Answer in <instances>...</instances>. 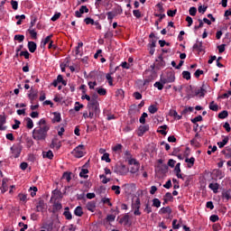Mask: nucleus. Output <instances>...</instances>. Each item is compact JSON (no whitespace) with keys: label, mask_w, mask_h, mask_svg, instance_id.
Listing matches in <instances>:
<instances>
[{"label":"nucleus","mask_w":231,"mask_h":231,"mask_svg":"<svg viewBox=\"0 0 231 231\" xmlns=\"http://www.w3.org/2000/svg\"><path fill=\"white\" fill-rule=\"evenodd\" d=\"M14 41H18V42H23V41H24V35L23 34L14 35Z\"/></svg>","instance_id":"48"},{"label":"nucleus","mask_w":231,"mask_h":231,"mask_svg":"<svg viewBox=\"0 0 231 231\" xmlns=\"http://www.w3.org/2000/svg\"><path fill=\"white\" fill-rule=\"evenodd\" d=\"M172 226H173L174 230H178V228H181V226H182L185 231H190L189 227H188L187 226L178 222L177 219H174L172 221Z\"/></svg>","instance_id":"9"},{"label":"nucleus","mask_w":231,"mask_h":231,"mask_svg":"<svg viewBox=\"0 0 231 231\" xmlns=\"http://www.w3.org/2000/svg\"><path fill=\"white\" fill-rule=\"evenodd\" d=\"M87 210H89V212H95V208H97V203L95 201H89L86 205Z\"/></svg>","instance_id":"14"},{"label":"nucleus","mask_w":231,"mask_h":231,"mask_svg":"<svg viewBox=\"0 0 231 231\" xmlns=\"http://www.w3.org/2000/svg\"><path fill=\"white\" fill-rule=\"evenodd\" d=\"M42 157L48 158V160H53V152L49 150L48 152H42Z\"/></svg>","instance_id":"25"},{"label":"nucleus","mask_w":231,"mask_h":231,"mask_svg":"<svg viewBox=\"0 0 231 231\" xmlns=\"http://www.w3.org/2000/svg\"><path fill=\"white\" fill-rule=\"evenodd\" d=\"M172 209H171V207L162 208L159 211V214H171Z\"/></svg>","instance_id":"26"},{"label":"nucleus","mask_w":231,"mask_h":231,"mask_svg":"<svg viewBox=\"0 0 231 231\" xmlns=\"http://www.w3.org/2000/svg\"><path fill=\"white\" fill-rule=\"evenodd\" d=\"M192 124H198V122H203V116H198L191 119Z\"/></svg>","instance_id":"46"},{"label":"nucleus","mask_w":231,"mask_h":231,"mask_svg":"<svg viewBox=\"0 0 231 231\" xmlns=\"http://www.w3.org/2000/svg\"><path fill=\"white\" fill-rule=\"evenodd\" d=\"M176 80V77L174 76V72H167L165 76H161L162 84H171Z\"/></svg>","instance_id":"3"},{"label":"nucleus","mask_w":231,"mask_h":231,"mask_svg":"<svg viewBox=\"0 0 231 231\" xmlns=\"http://www.w3.org/2000/svg\"><path fill=\"white\" fill-rule=\"evenodd\" d=\"M208 189L213 190L214 194H217V190H219V184L217 182L216 183H210L208 185Z\"/></svg>","instance_id":"20"},{"label":"nucleus","mask_w":231,"mask_h":231,"mask_svg":"<svg viewBox=\"0 0 231 231\" xmlns=\"http://www.w3.org/2000/svg\"><path fill=\"white\" fill-rule=\"evenodd\" d=\"M100 180H102V183L106 184V183H109L110 180L107 179V177H106V175L102 174L99 175Z\"/></svg>","instance_id":"55"},{"label":"nucleus","mask_w":231,"mask_h":231,"mask_svg":"<svg viewBox=\"0 0 231 231\" xmlns=\"http://www.w3.org/2000/svg\"><path fill=\"white\" fill-rule=\"evenodd\" d=\"M62 208V204L60 202H55L53 205V211L54 212H59V210H61Z\"/></svg>","instance_id":"32"},{"label":"nucleus","mask_w":231,"mask_h":231,"mask_svg":"<svg viewBox=\"0 0 231 231\" xmlns=\"http://www.w3.org/2000/svg\"><path fill=\"white\" fill-rule=\"evenodd\" d=\"M140 199L138 198L132 203V208L134 216H142V212H140Z\"/></svg>","instance_id":"4"},{"label":"nucleus","mask_w":231,"mask_h":231,"mask_svg":"<svg viewBox=\"0 0 231 231\" xmlns=\"http://www.w3.org/2000/svg\"><path fill=\"white\" fill-rule=\"evenodd\" d=\"M101 160H103V162H106V163H111V159L109 158V153L107 152L103 154Z\"/></svg>","instance_id":"41"},{"label":"nucleus","mask_w":231,"mask_h":231,"mask_svg":"<svg viewBox=\"0 0 231 231\" xmlns=\"http://www.w3.org/2000/svg\"><path fill=\"white\" fill-rule=\"evenodd\" d=\"M12 154L14 158H19L21 156V152L23 151V146L21 144H16L11 147Z\"/></svg>","instance_id":"5"},{"label":"nucleus","mask_w":231,"mask_h":231,"mask_svg":"<svg viewBox=\"0 0 231 231\" xmlns=\"http://www.w3.org/2000/svg\"><path fill=\"white\" fill-rule=\"evenodd\" d=\"M152 207H155L156 208H160V207H162V201H160L158 199H153Z\"/></svg>","instance_id":"38"},{"label":"nucleus","mask_w":231,"mask_h":231,"mask_svg":"<svg viewBox=\"0 0 231 231\" xmlns=\"http://www.w3.org/2000/svg\"><path fill=\"white\" fill-rule=\"evenodd\" d=\"M88 109L89 113V118H95L97 115H100V104L95 97H93L88 104Z\"/></svg>","instance_id":"2"},{"label":"nucleus","mask_w":231,"mask_h":231,"mask_svg":"<svg viewBox=\"0 0 231 231\" xmlns=\"http://www.w3.org/2000/svg\"><path fill=\"white\" fill-rule=\"evenodd\" d=\"M63 216L69 221H70V219H73V216L71 215V212H69V207L65 208V211L63 212Z\"/></svg>","instance_id":"21"},{"label":"nucleus","mask_w":231,"mask_h":231,"mask_svg":"<svg viewBox=\"0 0 231 231\" xmlns=\"http://www.w3.org/2000/svg\"><path fill=\"white\" fill-rule=\"evenodd\" d=\"M62 179L66 180V181L68 182L71 181V173L64 172L62 175Z\"/></svg>","instance_id":"45"},{"label":"nucleus","mask_w":231,"mask_h":231,"mask_svg":"<svg viewBox=\"0 0 231 231\" xmlns=\"http://www.w3.org/2000/svg\"><path fill=\"white\" fill-rule=\"evenodd\" d=\"M96 90L97 91L98 95H100L101 97H104L107 94V91L104 88H97Z\"/></svg>","instance_id":"40"},{"label":"nucleus","mask_w":231,"mask_h":231,"mask_svg":"<svg viewBox=\"0 0 231 231\" xmlns=\"http://www.w3.org/2000/svg\"><path fill=\"white\" fill-rule=\"evenodd\" d=\"M0 190L2 194H5V192L8 191V179H3Z\"/></svg>","instance_id":"12"},{"label":"nucleus","mask_w":231,"mask_h":231,"mask_svg":"<svg viewBox=\"0 0 231 231\" xmlns=\"http://www.w3.org/2000/svg\"><path fill=\"white\" fill-rule=\"evenodd\" d=\"M89 9L86 5H81L79 11L75 12V16L78 18L82 17V14H88Z\"/></svg>","instance_id":"8"},{"label":"nucleus","mask_w":231,"mask_h":231,"mask_svg":"<svg viewBox=\"0 0 231 231\" xmlns=\"http://www.w3.org/2000/svg\"><path fill=\"white\" fill-rule=\"evenodd\" d=\"M28 32L32 39H37V32H35V29H32V27H30Z\"/></svg>","instance_id":"43"},{"label":"nucleus","mask_w":231,"mask_h":231,"mask_svg":"<svg viewBox=\"0 0 231 231\" xmlns=\"http://www.w3.org/2000/svg\"><path fill=\"white\" fill-rule=\"evenodd\" d=\"M133 14H134V17H136L137 19H140V17H142V13L140 12V10H134V11H133Z\"/></svg>","instance_id":"62"},{"label":"nucleus","mask_w":231,"mask_h":231,"mask_svg":"<svg viewBox=\"0 0 231 231\" xmlns=\"http://www.w3.org/2000/svg\"><path fill=\"white\" fill-rule=\"evenodd\" d=\"M42 230H41V231H57V230H59V229H57V227L56 226H53V222H51V221H48V222H46V223H44L43 224V226H42Z\"/></svg>","instance_id":"7"},{"label":"nucleus","mask_w":231,"mask_h":231,"mask_svg":"<svg viewBox=\"0 0 231 231\" xmlns=\"http://www.w3.org/2000/svg\"><path fill=\"white\" fill-rule=\"evenodd\" d=\"M27 129H33V121L32 118H27Z\"/></svg>","instance_id":"50"},{"label":"nucleus","mask_w":231,"mask_h":231,"mask_svg":"<svg viewBox=\"0 0 231 231\" xmlns=\"http://www.w3.org/2000/svg\"><path fill=\"white\" fill-rule=\"evenodd\" d=\"M147 113L143 112L139 119L140 124H145V119L147 118Z\"/></svg>","instance_id":"47"},{"label":"nucleus","mask_w":231,"mask_h":231,"mask_svg":"<svg viewBox=\"0 0 231 231\" xmlns=\"http://www.w3.org/2000/svg\"><path fill=\"white\" fill-rule=\"evenodd\" d=\"M185 162H186V163H189V165H188V167L190 169V167H193L194 166V162H196V159L194 158V157H191V158H186L185 159Z\"/></svg>","instance_id":"29"},{"label":"nucleus","mask_w":231,"mask_h":231,"mask_svg":"<svg viewBox=\"0 0 231 231\" xmlns=\"http://www.w3.org/2000/svg\"><path fill=\"white\" fill-rule=\"evenodd\" d=\"M51 37H53V34H51L47 36L41 43L42 48H45L48 42H51Z\"/></svg>","instance_id":"22"},{"label":"nucleus","mask_w":231,"mask_h":231,"mask_svg":"<svg viewBox=\"0 0 231 231\" xmlns=\"http://www.w3.org/2000/svg\"><path fill=\"white\" fill-rule=\"evenodd\" d=\"M183 79H186V80H190V72L189 71H183L182 72Z\"/></svg>","instance_id":"58"},{"label":"nucleus","mask_w":231,"mask_h":231,"mask_svg":"<svg viewBox=\"0 0 231 231\" xmlns=\"http://www.w3.org/2000/svg\"><path fill=\"white\" fill-rule=\"evenodd\" d=\"M116 219V216L115 215H107L106 221H109V223H113Z\"/></svg>","instance_id":"59"},{"label":"nucleus","mask_w":231,"mask_h":231,"mask_svg":"<svg viewBox=\"0 0 231 231\" xmlns=\"http://www.w3.org/2000/svg\"><path fill=\"white\" fill-rule=\"evenodd\" d=\"M89 172L88 169H82L81 171L79 172L80 178H88V174Z\"/></svg>","instance_id":"44"},{"label":"nucleus","mask_w":231,"mask_h":231,"mask_svg":"<svg viewBox=\"0 0 231 231\" xmlns=\"http://www.w3.org/2000/svg\"><path fill=\"white\" fill-rule=\"evenodd\" d=\"M120 223H124V225H127L129 223V215H125L124 217L120 219Z\"/></svg>","instance_id":"53"},{"label":"nucleus","mask_w":231,"mask_h":231,"mask_svg":"<svg viewBox=\"0 0 231 231\" xmlns=\"http://www.w3.org/2000/svg\"><path fill=\"white\" fill-rule=\"evenodd\" d=\"M75 216H78V217H82L84 215V211H82V207L78 206L74 210Z\"/></svg>","instance_id":"24"},{"label":"nucleus","mask_w":231,"mask_h":231,"mask_svg":"<svg viewBox=\"0 0 231 231\" xmlns=\"http://www.w3.org/2000/svg\"><path fill=\"white\" fill-rule=\"evenodd\" d=\"M140 171V164L132 165L130 168L131 174H136Z\"/></svg>","instance_id":"27"},{"label":"nucleus","mask_w":231,"mask_h":231,"mask_svg":"<svg viewBox=\"0 0 231 231\" xmlns=\"http://www.w3.org/2000/svg\"><path fill=\"white\" fill-rule=\"evenodd\" d=\"M149 131V125H140L138 128V136H143Z\"/></svg>","instance_id":"11"},{"label":"nucleus","mask_w":231,"mask_h":231,"mask_svg":"<svg viewBox=\"0 0 231 231\" xmlns=\"http://www.w3.org/2000/svg\"><path fill=\"white\" fill-rule=\"evenodd\" d=\"M11 6H12L13 10H17V8H19V3L15 0H12Z\"/></svg>","instance_id":"51"},{"label":"nucleus","mask_w":231,"mask_h":231,"mask_svg":"<svg viewBox=\"0 0 231 231\" xmlns=\"http://www.w3.org/2000/svg\"><path fill=\"white\" fill-rule=\"evenodd\" d=\"M222 154H224L226 158H231V148L226 147V150L222 151Z\"/></svg>","instance_id":"30"},{"label":"nucleus","mask_w":231,"mask_h":231,"mask_svg":"<svg viewBox=\"0 0 231 231\" xmlns=\"http://www.w3.org/2000/svg\"><path fill=\"white\" fill-rule=\"evenodd\" d=\"M163 83H162V81L160 80V81H156L155 83H154V88H157V89H159V91H162V89H163Z\"/></svg>","instance_id":"42"},{"label":"nucleus","mask_w":231,"mask_h":231,"mask_svg":"<svg viewBox=\"0 0 231 231\" xmlns=\"http://www.w3.org/2000/svg\"><path fill=\"white\" fill-rule=\"evenodd\" d=\"M106 78L108 80L109 86H113V77H111V74H106Z\"/></svg>","instance_id":"63"},{"label":"nucleus","mask_w":231,"mask_h":231,"mask_svg":"<svg viewBox=\"0 0 231 231\" xmlns=\"http://www.w3.org/2000/svg\"><path fill=\"white\" fill-rule=\"evenodd\" d=\"M51 149H56V151H59L60 149V142H59L57 139H52Z\"/></svg>","instance_id":"16"},{"label":"nucleus","mask_w":231,"mask_h":231,"mask_svg":"<svg viewBox=\"0 0 231 231\" xmlns=\"http://www.w3.org/2000/svg\"><path fill=\"white\" fill-rule=\"evenodd\" d=\"M62 120V117L60 116V113L59 112H54L53 113V118L51 120L52 124H59Z\"/></svg>","instance_id":"15"},{"label":"nucleus","mask_w":231,"mask_h":231,"mask_svg":"<svg viewBox=\"0 0 231 231\" xmlns=\"http://www.w3.org/2000/svg\"><path fill=\"white\" fill-rule=\"evenodd\" d=\"M84 23H86V24H95V20H93V18L87 17L84 19Z\"/></svg>","instance_id":"56"},{"label":"nucleus","mask_w":231,"mask_h":231,"mask_svg":"<svg viewBox=\"0 0 231 231\" xmlns=\"http://www.w3.org/2000/svg\"><path fill=\"white\" fill-rule=\"evenodd\" d=\"M227 116H228V111L226 110H224L218 114V118H220L221 120L226 118Z\"/></svg>","instance_id":"39"},{"label":"nucleus","mask_w":231,"mask_h":231,"mask_svg":"<svg viewBox=\"0 0 231 231\" xmlns=\"http://www.w3.org/2000/svg\"><path fill=\"white\" fill-rule=\"evenodd\" d=\"M205 93H207V90L201 87L200 88L197 89L195 91V94L199 97H205Z\"/></svg>","instance_id":"28"},{"label":"nucleus","mask_w":231,"mask_h":231,"mask_svg":"<svg viewBox=\"0 0 231 231\" xmlns=\"http://www.w3.org/2000/svg\"><path fill=\"white\" fill-rule=\"evenodd\" d=\"M222 198H224V199H226V201L230 200L231 199L230 190L224 191L222 193Z\"/></svg>","instance_id":"35"},{"label":"nucleus","mask_w":231,"mask_h":231,"mask_svg":"<svg viewBox=\"0 0 231 231\" xmlns=\"http://www.w3.org/2000/svg\"><path fill=\"white\" fill-rule=\"evenodd\" d=\"M124 146L122 144H116V146H114L112 148V151H114V152H117L118 154H120V152H122V148Z\"/></svg>","instance_id":"34"},{"label":"nucleus","mask_w":231,"mask_h":231,"mask_svg":"<svg viewBox=\"0 0 231 231\" xmlns=\"http://www.w3.org/2000/svg\"><path fill=\"white\" fill-rule=\"evenodd\" d=\"M72 154L75 156V158H82L84 156V145L79 144L78 147H76Z\"/></svg>","instance_id":"6"},{"label":"nucleus","mask_w":231,"mask_h":231,"mask_svg":"<svg viewBox=\"0 0 231 231\" xmlns=\"http://www.w3.org/2000/svg\"><path fill=\"white\" fill-rule=\"evenodd\" d=\"M193 50H195L196 51H202L203 42H199L197 40V42L193 45Z\"/></svg>","instance_id":"18"},{"label":"nucleus","mask_w":231,"mask_h":231,"mask_svg":"<svg viewBox=\"0 0 231 231\" xmlns=\"http://www.w3.org/2000/svg\"><path fill=\"white\" fill-rule=\"evenodd\" d=\"M37 97H39L37 91L31 89L30 93L28 94V98L31 101V104L33 102V100H36Z\"/></svg>","instance_id":"13"},{"label":"nucleus","mask_w":231,"mask_h":231,"mask_svg":"<svg viewBox=\"0 0 231 231\" xmlns=\"http://www.w3.org/2000/svg\"><path fill=\"white\" fill-rule=\"evenodd\" d=\"M176 12H178L177 10H168V12H167V15L169 16V17H174V15H176Z\"/></svg>","instance_id":"64"},{"label":"nucleus","mask_w":231,"mask_h":231,"mask_svg":"<svg viewBox=\"0 0 231 231\" xmlns=\"http://www.w3.org/2000/svg\"><path fill=\"white\" fill-rule=\"evenodd\" d=\"M83 107H84V105H80L79 102H76L74 109L75 111H80V109H82Z\"/></svg>","instance_id":"60"},{"label":"nucleus","mask_w":231,"mask_h":231,"mask_svg":"<svg viewBox=\"0 0 231 231\" xmlns=\"http://www.w3.org/2000/svg\"><path fill=\"white\" fill-rule=\"evenodd\" d=\"M82 46H84V43L82 42L78 43V46L76 47V51H75L76 55H80L82 51L80 49L82 48Z\"/></svg>","instance_id":"37"},{"label":"nucleus","mask_w":231,"mask_h":231,"mask_svg":"<svg viewBox=\"0 0 231 231\" xmlns=\"http://www.w3.org/2000/svg\"><path fill=\"white\" fill-rule=\"evenodd\" d=\"M20 57H24V59H30V52H28V51H23L20 52Z\"/></svg>","instance_id":"52"},{"label":"nucleus","mask_w":231,"mask_h":231,"mask_svg":"<svg viewBox=\"0 0 231 231\" xmlns=\"http://www.w3.org/2000/svg\"><path fill=\"white\" fill-rule=\"evenodd\" d=\"M116 172L120 176H125V174H127V172H129V169H127V167H125V165H121L117 168Z\"/></svg>","instance_id":"10"},{"label":"nucleus","mask_w":231,"mask_h":231,"mask_svg":"<svg viewBox=\"0 0 231 231\" xmlns=\"http://www.w3.org/2000/svg\"><path fill=\"white\" fill-rule=\"evenodd\" d=\"M171 116H174L177 120H181V116L178 115V112L176 110L171 111Z\"/></svg>","instance_id":"61"},{"label":"nucleus","mask_w":231,"mask_h":231,"mask_svg":"<svg viewBox=\"0 0 231 231\" xmlns=\"http://www.w3.org/2000/svg\"><path fill=\"white\" fill-rule=\"evenodd\" d=\"M112 190L115 191V194H116V196L120 195V186H112L111 187Z\"/></svg>","instance_id":"54"},{"label":"nucleus","mask_w":231,"mask_h":231,"mask_svg":"<svg viewBox=\"0 0 231 231\" xmlns=\"http://www.w3.org/2000/svg\"><path fill=\"white\" fill-rule=\"evenodd\" d=\"M148 111L151 115H154V113H158V107L155 105H152L148 107Z\"/></svg>","instance_id":"31"},{"label":"nucleus","mask_w":231,"mask_h":231,"mask_svg":"<svg viewBox=\"0 0 231 231\" xmlns=\"http://www.w3.org/2000/svg\"><path fill=\"white\" fill-rule=\"evenodd\" d=\"M228 140H230V138H228V136H225L222 142H218L217 145L219 149H223V147L228 143Z\"/></svg>","instance_id":"23"},{"label":"nucleus","mask_w":231,"mask_h":231,"mask_svg":"<svg viewBox=\"0 0 231 231\" xmlns=\"http://www.w3.org/2000/svg\"><path fill=\"white\" fill-rule=\"evenodd\" d=\"M209 109L211 111H218L219 110V106H217V104H216L214 101H212L210 104H209Z\"/></svg>","instance_id":"33"},{"label":"nucleus","mask_w":231,"mask_h":231,"mask_svg":"<svg viewBox=\"0 0 231 231\" xmlns=\"http://www.w3.org/2000/svg\"><path fill=\"white\" fill-rule=\"evenodd\" d=\"M28 50L31 53H35V51L37 50V43H35L34 42H28Z\"/></svg>","instance_id":"17"},{"label":"nucleus","mask_w":231,"mask_h":231,"mask_svg":"<svg viewBox=\"0 0 231 231\" xmlns=\"http://www.w3.org/2000/svg\"><path fill=\"white\" fill-rule=\"evenodd\" d=\"M189 15H192L193 17L198 14V9L196 7H190L189 10Z\"/></svg>","instance_id":"49"},{"label":"nucleus","mask_w":231,"mask_h":231,"mask_svg":"<svg viewBox=\"0 0 231 231\" xmlns=\"http://www.w3.org/2000/svg\"><path fill=\"white\" fill-rule=\"evenodd\" d=\"M167 129H169V126H167V125H163L159 126V129L157 130V133H160V134H162L163 136H165L167 134Z\"/></svg>","instance_id":"19"},{"label":"nucleus","mask_w":231,"mask_h":231,"mask_svg":"<svg viewBox=\"0 0 231 231\" xmlns=\"http://www.w3.org/2000/svg\"><path fill=\"white\" fill-rule=\"evenodd\" d=\"M48 131H50V125H43L36 127L32 131V138L33 140H46V136H48Z\"/></svg>","instance_id":"1"},{"label":"nucleus","mask_w":231,"mask_h":231,"mask_svg":"<svg viewBox=\"0 0 231 231\" xmlns=\"http://www.w3.org/2000/svg\"><path fill=\"white\" fill-rule=\"evenodd\" d=\"M106 15H107L108 21H110V23H113V19H115V17H116V13H115V12H108L106 14Z\"/></svg>","instance_id":"36"},{"label":"nucleus","mask_w":231,"mask_h":231,"mask_svg":"<svg viewBox=\"0 0 231 231\" xmlns=\"http://www.w3.org/2000/svg\"><path fill=\"white\" fill-rule=\"evenodd\" d=\"M128 163L130 165H140V162H138V161H136V159H133V158L128 160Z\"/></svg>","instance_id":"57"}]
</instances>
